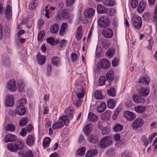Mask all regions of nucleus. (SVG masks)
<instances>
[{
    "instance_id": "nucleus-45",
    "label": "nucleus",
    "mask_w": 157,
    "mask_h": 157,
    "mask_svg": "<svg viewBox=\"0 0 157 157\" xmlns=\"http://www.w3.org/2000/svg\"><path fill=\"white\" fill-rule=\"evenodd\" d=\"M86 151V147H82L79 148L77 151V155L80 156H82L84 155Z\"/></svg>"
},
{
    "instance_id": "nucleus-55",
    "label": "nucleus",
    "mask_w": 157,
    "mask_h": 157,
    "mask_svg": "<svg viewBox=\"0 0 157 157\" xmlns=\"http://www.w3.org/2000/svg\"><path fill=\"white\" fill-rule=\"evenodd\" d=\"M23 157H34V155L31 151L28 150L24 155Z\"/></svg>"
},
{
    "instance_id": "nucleus-4",
    "label": "nucleus",
    "mask_w": 157,
    "mask_h": 157,
    "mask_svg": "<svg viewBox=\"0 0 157 157\" xmlns=\"http://www.w3.org/2000/svg\"><path fill=\"white\" fill-rule=\"evenodd\" d=\"M144 124V121L142 118L138 117L135 120L132 124L131 126L133 130H136L141 127Z\"/></svg>"
},
{
    "instance_id": "nucleus-36",
    "label": "nucleus",
    "mask_w": 157,
    "mask_h": 157,
    "mask_svg": "<svg viewBox=\"0 0 157 157\" xmlns=\"http://www.w3.org/2000/svg\"><path fill=\"white\" fill-rule=\"evenodd\" d=\"M34 143V140L32 136L30 135H29L26 140V144L29 146H32Z\"/></svg>"
},
{
    "instance_id": "nucleus-59",
    "label": "nucleus",
    "mask_w": 157,
    "mask_h": 157,
    "mask_svg": "<svg viewBox=\"0 0 157 157\" xmlns=\"http://www.w3.org/2000/svg\"><path fill=\"white\" fill-rule=\"evenodd\" d=\"M118 61L117 58H114L112 61V66L114 67L117 66L118 64Z\"/></svg>"
},
{
    "instance_id": "nucleus-63",
    "label": "nucleus",
    "mask_w": 157,
    "mask_h": 157,
    "mask_svg": "<svg viewBox=\"0 0 157 157\" xmlns=\"http://www.w3.org/2000/svg\"><path fill=\"white\" fill-rule=\"evenodd\" d=\"M77 55L75 53H72L71 55V60L72 62L75 61L77 59Z\"/></svg>"
},
{
    "instance_id": "nucleus-29",
    "label": "nucleus",
    "mask_w": 157,
    "mask_h": 157,
    "mask_svg": "<svg viewBox=\"0 0 157 157\" xmlns=\"http://www.w3.org/2000/svg\"><path fill=\"white\" fill-rule=\"evenodd\" d=\"M59 27L57 23H55L51 27L50 32L52 33H56L59 29Z\"/></svg>"
},
{
    "instance_id": "nucleus-24",
    "label": "nucleus",
    "mask_w": 157,
    "mask_h": 157,
    "mask_svg": "<svg viewBox=\"0 0 157 157\" xmlns=\"http://www.w3.org/2000/svg\"><path fill=\"white\" fill-rule=\"evenodd\" d=\"M146 7V3L144 1H142L140 2L138 8V11L140 13H141L144 10Z\"/></svg>"
},
{
    "instance_id": "nucleus-46",
    "label": "nucleus",
    "mask_w": 157,
    "mask_h": 157,
    "mask_svg": "<svg viewBox=\"0 0 157 157\" xmlns=\"http://www.w3.org/2000/svg\"><path fill=\"white\" fill-rule=\"evenodd\" d=\"M28 118L27 117H24L19 121V124L21 126H25L28 122Z\"/></svg>"
},
{
    "instance_id": "nucleus-44",
    "label": "nucleus",
    "mask_w": 157,
    "mask_h": 157,
    "mask_svg": "<svg viewBox=\"0 0 157 157\" xmlns=\"http://www.w3.org/2000/svg\"><path fill=\"white\" fill-rule=\"evenodd\" d=\"M45 35L44 31H41L39 32L38 35V40L40 42L43 41Z\"/></svg>"
},
{
    "instance_id": "nucleus-39",
    "label": "nucleus",
    "mask_w": 157,
    "mask_h": 157,
    "mask_svg": "<svg viewBox=\"0 0 157 157\" xmlns=\"http://www.w3.org/2000/svg\"><path fill=\"white\" fill-rule=\"evenodd\" d=\"M115 105L116 103L114 100L110 99L108 101L107 106L109 108L113 109L115 107Z\"/></svg>"
},
{
    "instance_id": "nucleus-27",
    "label": "nucleus",
    "mask_w": 157,
    "mask_h": 157,
    "mask_svg": "<svg viewBox=\"0 0 157 157\" xmlns=\"http://www.w3.org/2000/svg\"><path fill=\"white\" fill-rule=\"evenodd\" d=\"M2 64L5 67H9L10 66V59L8 57H2Z\"/></svg>"
},
{
    "instance_id": "nucleus-26",
    "label": "nucleus",
    "mask_w": 157,
    "mask_h": 157,
    "mask_svg": "<svg viewBox=\"0 0 157 157\" xmlns=\"http://www.w3.org/2000/svg\"><path fill=\"white\" fill-rule=\"evenodd\" d=\"M94 95L95 98L98 100L102 99L104 98V97L102 95L101 90H95L94 93Z\"/></svg>"
},
{
    "instance_id": "nucleus-56",
    "label": "nucleus",
    "mask_w": 157,
    "mask_h": 157,
    "mask_svg": "<svg viewBox=\"0 0 157 157\" xmlns=\"http://www.w3.org/2000/svg\"><path fill=\"white\" fill-rule=\"evenodd\" d=\"M75 0H67L66 2V6H70L73 5Z\"/></svg>"
},
{
    "instance_id": "nucleus-17",
    "label": "nucleus",
    "mask_w": 157,
    "mask_h": 157,
    "mask_svg": "<svg viewBox=\"0 0 157 157\" xmlns=\"http://www.w3.org/2000/svg\"><path fill=\"white\" fill-rule=\"evenodd\" d=\"M7 87L11 91H13L16 90L17 87L15 86V81L11 80L7 83Z\"/></svg>"
},
{
    "instance_id": "nucleus-31",
    "label": "nucleus",
    "mask_w": 157,
    "mask_h": 157,
    "mask_svg": "<svg viewBox=\"0 0 157 157\" xmlns=\"http://www.w3.org/2000/svg\"><path fill=\"white\" fill-rule=\"evenodd\" d=\"M52 63L56 66H58L60 63V60L59 57L53 56L52 59Z\"/></svg>"
},
{
    "instance_id": "nucleus-2",
    "label": "nucleus",
    "mask_w": 157,
    "mask_h": 157,
    "mask_svg": "<svg viewBox=\"0 0 157 157\" xmlns=\"http://www.w3.org/2000/svg\"><path fill=\"white\" fill-rule=\"evenodd\" d=\"M60 121L54 123L52 125L53 129L60 128L63 126L64 124L67 126L69 124L68 118L67 116L63 115L59 118Z\"/></svg>"
},
{
    "instance_id": "nucleus-22",
    "label": "nucleus",
    "mask_w": 157,
    "mask_h": 157,
    "mask_svg": "<svg viewBox=\"0 0 157 157\" xmlns=\"http://www.w3.org/2000/svg\"><path fill=\"white\" fill-rule=\"evenodd\" d=\"M98 151L95 149H90L86 153L85 156L86 157H92L94 156L97 154Z\"/></svg>"
},
{
    "instance_id": "nucleus-9",
    "label": "nucleus",
    "mask_w": 157,
    "mask_h": 157,
    "mask_svg": "<svg viewBox=\"0 0 157 157\" xmlns=\"http://www.w3.org/2000/svg\"><path fill=\"white\" fill-rule=\"evenodd\" d=\"M69 17L68 11L66 10H63L62 11H59L57 15V17L60 20L67 19Z\"/></svg>"
},
{
    "instance_id": "nucleus-49",
    "label": "nucleus",
    "mask_w": 157,
    "mask_h": 157,
    "mask_svg": "<svg viewBox=\"0 0 157 157\" xmlns=\"http://www.w3.org/2000/svg\"><path fill=\"white\" fill-rule=\"evenodd\" d=\"M101 44L102 47L105 49H107L109 47V43L105 39H103L101 41Z\"/></svg>"
},
{
    "instance_id": "nucleus-30",
    "label": "nucleus",
    "mask_w": 157,
    "mask_h": 157,
    "mask_svg": "<svg viewBox=\"0 0 157 157\" xmlns=\"http://www.w3.org/2000/svg\"><path fill=\"white\" fill-rule=\"evenodd\" d=\"M146 108L145 106H138L135 107V109L137 113H143L145 112Z\"/></svg>"
},
{
    "instance_id": "nucleus-48",
    "label": "nucleus",
    "mask_w": 157,
    "mask_h": 157,
    "mask_svg": "<svg viewBox=\"0 0 157 157\" xmlns=\"http://www.w3.org/2000/svg\"><path fill=\"white\" fill-rule=\"evenodd\" d=\"M5 129L7 131H14V126L13 124H9L6 127Z\"/></svg>"
},
{
    "instance_id": "nucleus-52",
    "label": "nucleus",
    "mask_w": 157,
    "mask_h": 157,
    "mask_svg": "<svg viewBox=\"0 0 157 157\" xmlns=\"http://www.w3.org/2000/svg\"><path fill=\"white\" fill-rule=\"evenodd\" d=\"M99 85L102 86L104 85L105 82V78L104 76H101L99 79Z\"/></svg>"
},
{
    "instance_id": "nucleus-25",
    "label": "nucleus",
    "mask_w": 157,
    "mask_h": 157,
    "mask_svg": "<svg viewBox=\"0 0 157 157\" xmlns=\"http://www.w3.org/2000/svg\"><path fill=\"white\" fill-rule=\"evenodd\" d=\"M67 25V24L66 23H62L59 32L60 36H63L64 35L66 30Z\"/></svg>"
},
{
    "instance_id": "nucleus-62",
    "label": "nucleus",
    "mask_w": 157,
    "mask_h": 157,
    "mask_svg": "<svg viewBox=\"0 0 157 157\" xmlns=\"http://www.w3.org/2000/svg\"><path fill=\"white\" fill-rule=\"evenodd\" d=\"M157 135V133L156 132H155L150 135L149 136V139L150 142V143H151L153 139Z\"/></svg>"
},
{
    "instance_id": "nucleus-51",
    "label": "nucleus",
    "mask_w": 157,
    "mask_h": 157,
    "mask_svg": "<svg viewBox=\"0 0 157 157\" xmlns=\"http://www.w3.org/2000/svg\"><path fill=\"white\" fill-rule=\"evenodd\" d=\"M52 66V65L49 64L48 65L47 67V73L46 75L47 76L49 77L51 75Z\"/></svg>"
},
{
    "instance_id": "nucleus-37",
    "label": "nucleus",
    "mask_w": 157,
    "mask_h": 157,
    "mask_svg": "<svg viewBox=\"0 0 157 157\" xmlns=\"http://www.w3.org/2000/svg\"><path fill=\"white\" fill-rule=\"evenodd\" d=\"M88 139L89 142L94 144L96 143L98 141L97 138L94 135H90L88 136Z\"/></svg>"
},
{
    "instance_id": "nucleus-41",
    "label": "nucleus",
    "mask_w": 157,
    "mask_h": 157,
    "mask_svg": "<svg viewBox=\"0 0 157 157\" xmlns=\"http://www.w3.org/2000/svg\"><path fill=\"white\" fill-rule=\"evenodd\" d=\"M76 96L77 97L80 99L82 98L84 95V91L81 89H78L77 90Z\"/></svg>"
},
{
    "instance_id": "nucleus-15",
    "label": "nucleus",
    "mask_w": 157,
    "mask_h": 157,
    "mask_svg": "<svg viewBox=\"0 0 157 157\" xmlns=\"http://www.w3.org/2000/svg\"><path fill=\"white\" fill-rule=\"evenodd\" d=\"M94 10L92 8H90L86 10L84 12L85 17L87 18H90L93 17L95 13Z\"/></svg>"
},
{
    "instance_id": "nucleus-14",
    "label": "nucleus",
    "mask_w": 157,
    "mask_h": 157,
    "mask_svg": "<svg viewBox=\"0 0 157 157\" xmlns=\"http://www.w3.org/2000/svg\"><path fill=\"white\" fill-rule=\"evenodd\" d=\"M102 34L105 37L109 38L112 36L113 33L111 29H107L102 30Z\"/></svg>"
},
{
    "instance_id": "nucleus-5",
    "label": "nucleus",
    "mask_w": 157,
    "mask_h": 157,
    "mask_svg": "<svg viewBox=\"0 0 157 157\" xmlns=\"http://www.w3.org/2000/svg\"><path fill=\"white\" fill-rule=\"evenodd\" d=\"M137 89L140 91L139 94L140 96L143 97H147L149 94L150 89L147 87H142L140 85H138L136 87Z\"/></svg>"
},
{
    "instance_id": "nucleus-7",
    "label": "nucleus",
    "mask_w": 157,
    "mask_h": 157,
    "mask_svg": "<svg viewBox=\"0 0 157 157\" xmlns=\"http://www.w3.org/2000/svg\"><path fill=\"white\" fill-rule=\"evenodd\" d=\"M14 104V97L12 95H8L6 96L5 105L7 107L13 106Z\"/></svg>"
},
{
    "instance_id": "nucleus-57",
    "label": "nucleus",
    "mask_w": 157,
    "mask_h": 157,
    "mask_svg": "<svg viewBox=\"0 0 157 157\" xmlns=\"http://www.w3.org/2000/svg\"><path fill=\"white\" fill-rule=\"evenodd\" d=\"M107 154L110 157H112L115 154L113 149H109L107 151Z\"/></svg>"
},
{
    "instance_id": "nucleus-20",
    "label": "nucleus",
    "mask_w": 157,
    "mask_h": 157,
    "mask_svg": "<svg viewBox=\"0 0 157 157\" xmlns=\"http://www.w3.org/2000/svg\"><path fill=\"white\" fill-rule=\"evenodd\" d=\"M111 112L109 110H106L101 116V119L104 121H108L110 118Z\"/></svg>"
},
{
    "instance_id": "nucleus-40",
    "label": "nucleus",
    "mask_w": 157,
    "mask_h": 157,
    "mask_svg": "<svg viewBox=\"0 0 157 157\" xmlns=\"http://www.w3.org/2000/svg\"><path fill=\"white\" fill-rule=\"evenodd\" d=\"M51 140L49 137H46L44 140L43 145L44 148L48 147L49 145Z\"/></svg>"
},
{
    "instance_id": "nucleus-12",
    "label": "nucleus",
    "mask_w": 157,
    "mask_h": 157,
    "mask_svg": "<svg viewBox=\"0 0 157 157\" xmlns=\"http://www.w3.org/2000/svg\"><path fill=\"white\" fill-rule=\"evenodd\" d=\"M18 139H17L16 137L14 135L9 134L7 135L4 139L5 143H8L9 142H14L16 141Z\"/></svg>"
},
{
    "instance_id": "nucleus-1",
    "label": "nucleus",
    "mask_w": 157,
    "mask_h": 157,
    "mask_svg": "<svg viewBox=\"0 0 157 157\" xmlns=\"http://www.w3.org/2000/svg\"><path fill=\"white\" fill-rule=\"evenodd\" d=\"M7 149L12 152H16L24 148V144L22 140L18 139L16 141L10 143L7 145Z\"/></svg>"
},
{
    "instance_id": "nucleus-38",
    "label": "nucleus",
    "mask_w": 157,
    "mask_h": 157,
    "mask_svg": "<svg viewBox=\"0 0 157 157\" xmlns=\"http://www.w3.org/2000/svg\"><path fill=\"white\" fill-rule=\"evenodd\" d=\"M123 128V125L119 123H117L114 126L113 129L115 132H117L122 130Z\"/></svg>"
},
{
    "instance_id": "nucleus-11",
    "label": "nucleus",
    "mask_w": 157,
    "mask_h": 157,
    "mask_svg": "<svg viewBox=\"0 0 157 157\" xmlns=\"http://www.w3.org/2000/svg\"><path fill=\"white\" fill-rule=\"evenodd\" d=\"M125 117L130 121H132L136 118L135 114L129 111H126L124 113Z\"/></svg>"
},
{
    "instance_id": "nucleus-43",
    "label": "nucleus",
    "mask_w": 157,
    "mask_h": 157,
    "mask_svg": "<svg viewBox=\"0 0 157 157\" xmlns=\"http://www.w3.org/2000/svg\"><path fill=\"white\" fill-rule=\"evenodd\" d=\"M46 41L48 43L50 44L51 45H54L55 44H57L59 43L58 40H57V42H56L55 41V39L52 37H50L46 39Z\"/></svg>"
},
{
    "instance_id": "nucleus-64",
    "label": "nucleus",
    "mask_w": 157,
    "mask_h": 157,
    "mask_svg": "<svg viewBox=\"0 0 157 157\" xmlns=\"http://www.w3.org/2000/svg\"><path fill=\"white\" fill-rule=\"evenodd\" d=\"M143 79L146 84H148L150 81V79L147 77H143Z\"/></svg>"
},
{
    "instance_id": "nucleus-58",
    "label": "nucleus",
    "mask_w": 157,
    "mask_h": 157,
    "mask_svg": "<svg viewBox=\"0 0 157 157\" xmlns=\"http://www.w3.org/2000/svg\"><path fill=\"white\" fill-rule=\"evenodd\" d=\"M145 101L144 98H142L139 95V97H138L137 103H144Z\"/></svg>"
},
{
    "instance_id": "nucleus-54",
    "label": "nucleus",
    "mask_w": 157,
    "mask_h": 157,
    "mask_svg": "<svg viewBox=\"0 0 157 157\" xmlns=\"http://www.w3.org/2000/svg\"><path fill=\"white\" fill-rule=\"evenodd\" d=\"M131 3L132 7L135 8L138 6V0H131Z\"/></svg>"
},
{
    "instance_id": "nucleus-19",
    "label": "nucleus",
    "mask_w": 157,
    "mask_h": 157,
    "mask_svg": "<svg viewBox=\"0 0 157 157\" xmlns=\"http://www.w3.org/2000/svg\"><path fill=\"white\" fill-rule=\"evenodd\" d=\"M94 128V126L90 124L85 126L83 131L86 135L88 136L92 132Z\"/></svg>"
},
{
    "instance_id": "nucleus-60",
    "label": "nucleus",
    "mask_w": 157,
    "mask_h": 157,
    "mask_svg": "<svg viewBox=\"0 0 157 157\" xmlns=\"http://www.w3.org/2000/svg\"><path fill=\"white\" fill-rule=\"evenodd\" d=\"M149 45L148 47V49L150 50H151L153 44V41L152 39H150L149 40Z\"/></svg>"
},
{
    "instance_id": "nucleus-28",
    "label": "nucleus",
    "mask_w": 157,
    "mask_h": 157,
    "mask_svg": "<svg viewBox=\"0 0 157 157\" xmlns=\"http://www.w3.org/2000/svg\"><path fill=\"white\" fill-rule=\"evenodd\" d=\"M73 108L71 107H69L65 111V114L70 117L71 119H72L73 117Z\"/></svg>"
},
{
    "instance_id": "nucleus-10",
    "label": "nucleus",
    "mask_w": 157,
    "mask_h": 157,
    "mask_svg": "<svg viewBox=\"0 0 157 157\" xmlns=\"http://www.w3.org/2000/svg\"><path fill=\"white\" fill-rule=\"evenodd\" d=\"M100 67L103 69H107L111 65L110 62L106 59H102L99 63Z\"/></svg>"
},
{
    "instance_id": "nucleus-47",
    "label": "nucleus",
    "mask_w": 157,
    "mask_h": 157,
    "mask_svg": "<svg viewBox=\"0 0 157 157\" xmlns=\"http://www.w3.org/2000/svg\"><path fill=\"white\" fill-rule=\"evenodd\" d=\"M115 53V50L113 48H111L108 50L107 52V54L108 56L112 58L114 56Z\"/></svg>"
},
{
    "instance_id": "nucleus-21",
    "label": "nucleus",
    "mask_w": 157,
    "mask_h": 157,
    "mask_svg": "<svg viewBox=\"0 0 157 157\" xmlns=\"http://www.w3.org/2000/svg\"><path fill=\"white\" fill-rule=\"evenodd\" d=\"M114 77V73L112 70L109 71L106 74V80L109 83H110L113 81Z\"/></svg>"
},
{
    "instance_id": "nucleus-33",
    "label": "nucleus",
    "mask_w": 157,
    "mask_h": 157,
    "mask_svg": "<svg viewBox=\"0 0 157 157\" xmlns=\"http://www.w3.org/2000/svg\"><path fill=\"white\" fill-rule=\"evenodd\" d=\"M37 5L38 1L37 0H32L29 4V9L32 10H34Z\"/></svg>"
},
{
    "instance_id": "nucleus-6",
    "label": "nucleus",
    "mask_w": 157,
    "mask_h": 157,
    "mask_svg": "<svg viewBox=\"0 0 157 157\" xmlns=\"http://www.w3.org/2000/svg\"><path fill=\"white\" fill-rule=\"evenodd\" d=\"M112 143V140L109 137H105L102 138L101 140L99 145L102 148H104L108 146Z\"/></svg>"
},
{
    "instance_id": "nucleus-13",
    "label": "nucleus",
    "mask_w": 157,
    "mask_h": 157,
    "mask_svg": "<svg viewBox=\"0 0 157 157\" xmlns=\"http://www.w3.org/2000/svg\"><path fill=\"white\" fill-rule=\"evenodd\" d=\"M4 13L7 19H10L12 16V8L10 4H7L6 8L4 10Z\"/></svg>"
},
{
    "instance_id": "nucleus-3",
    "label": "nucleus",
    "mask_w": 157,
    "mask_h": 157,
    "mask_svg": "<svg viewBox=\"0 0 157 157\" xmlns=\"http://www.w3.org/2000/svg\"><path fill=\"white\" fill-rule=\"evenodd\" d=\"M98 25L102 28L107 27L110 23V19L107 16H102L100 17L98 20Z\"/></svg>"
},
{
    "instance_id": "nucleus-42",
    "label": "nucleus",
    "mask_w": 157,
    "mask_h": 157,
    "mask_svg": "<svg viewBox=\"0 0 157 157\" xmlns=\"http://www.w3.org/2000/svg\"><path fill=\"white\" fill-rule=\"evenodd\" d=\"M108 95L112 97H114L116 95L115 90L114 88L112 87L107 91Z\"/></svg>"
},
{
    "instance_id": "nucleus-34",
    "label": "nucleus",
    "mask_w": 157,
    "mask_h": 157,
    "mask_svg": "<svg viewBox=\"0 0 157 157\" xmlns=\"http://www.w3.org/2000/svg\"><path fill=\"white\" fill-rule=\"evenodd\" d=\"M106 107V105L105 102H102L100 106L98 107L97 111L99 113H102L105 110Z\"/></svg>"
},
{
    "instance_id": "nucleus-53",
    "label": "nucleus",
    "mask_w": 157,
    "mask_h": 157,
    "mask_svg": "<svg viewBox=\"0 0 157 157\" xmlns=\"http://www.w3.org/2000/svg\"><path fill=\"white\" fill-rule=\"evenodd\" d=\"M27 101L24 98H22L18 100L17 101V105H23L26 104Z\"/></svg>"
},
{
    "instance_id": "nucleus-16",
    "label": "nucleus",
    "mask_w": 157,
    "mask_h": 157,
    "mask_svg": "<svg viewBox=\"0 0 157 157\" xmlns=\"http://www.w3.org/2000/svg\"><path fill=\"white\" fill-rule=\"evenodd\" d=\"M26 111L25 108L22 105H18L15 109V113L20 115H23L25 114Z\"/></svg>"
},
{
    "instance_id": "nucleus-35",
    "label": "nucleus",
    "mask_w": 157,
    "mask_h": 157,
    "mask_svg": "<svg viewBox=\"0 0 157 157\" xmlns=\"http://www.w3.org/2000/svg\"><path fill=\"white\" fill-rule=\"evenodd\" d=\"M102 2L105 5L108 6H114L115 4V1L112 0H102Z\"/></svg>"
},
{
    "instance_id": "nucleus-23",
    "label": "nucleus",
    "mask_w": 157,
    "mask_h": 157,
    "mask_svg": "<svg viewBox=\"0 0 157 157\" xmlns=\"http://www.w3.org/2000/svg\"><path fill=\"white\" fill-rule=\"evenodd\" d=\"M97 10L98 13L100 14L106 13L108 12V9L107 8L102 6L101 5L98 6Z\"/></svg>"
},
{
    "instance_id": "nucleus-61",
    "label": "nucleus",
    "mask_w": 157,
    "mask_h": 157,
    "mask_svg": "<svg viewBox=\"0 0 157 157\" xmlns=\"http://www.w3.org/2000/svg\"><path fill=\"white\" fill-rule=\"evenodd\" d=\"M18 89L20 91H22L24 87V84L22 82H19L18 83Z\"/></svg>"
},
{
    "instance_id": "nucleus-50",
    "label": "nucleus",
    "mask_w": 157,
    "mask_h": 157,
    "mask_svg": "<svg viewBox=\"0 0 157 157\" xmlns=\"http://www.w3.org/2000/svg\"><path fill=\"white\" fill-rule=\"evenodd\" d=\"M141 139L144 143V144L145 147H146L148 144H149V142L147 138L145 136H143L141 137Z\"/></svg>"
},
{
    "instance_id": "nucleus-18",
    "label": "nucleus",
    "mask_w": 157,
    "mask_h": 157,
    "mask_svg": "<svg viewBox=\"0 0 157 157\" xmlns=\"http://www.w3.org/2000/svg\"><path fill=\"white\" fill-rule=\"evenodd\" d=\"M46 57L44 56H41L40 53L38 52L36 55V59L38 64L43 65L45 63Z\"/></svg>"
},
{
    "instance_id": "nucleus-32",
    "label": "nucleus",
    "mask_w": 157,
    "mask_h": 157,
    "mask_svg": "<svg viewBox=\"0 0 157 157\" xmlns=\"http://www.w3.org/2000/svg\"><path fill=\"white\" fill-rule=\"evenodd\" d=\"M98 116L92 112H90L88 115V119L90 121L94 122L98 119Z\"/></svg>"
},
{
    "instance_id": "nucleus-8",
    "label": "nucleus",
    "mask_w": 157,
    "mask_h": 157,
    "mask_svg": "<svg viewBox=\"0 0 157 157\" xmlns=\"http://www.w3.org/2000/svg\"><path fill=\"white\" fill-rule=\"evenodd\" d=\"M133 25L134 27L137 30L141 29L142 25L141 18L140 17H137L135 18V21L133 22Z\"/></svg>"
}]
</instances>
